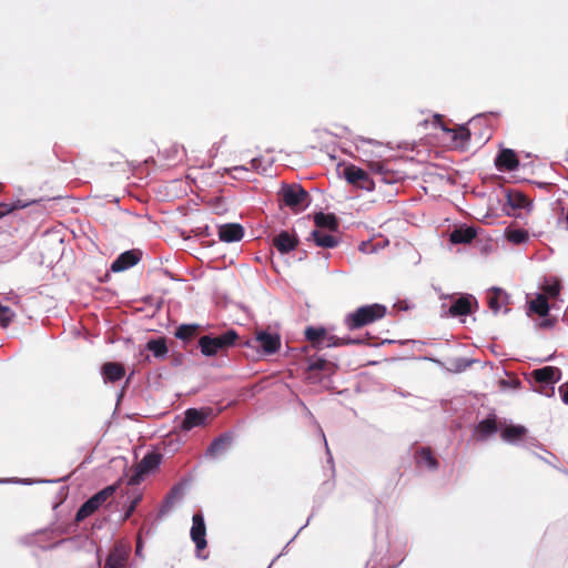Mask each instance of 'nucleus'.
<instances>
[{
	"label": "nucleus",
	"instance_id": "nucleus-30",
	"mask_svg": "<svg viewBox=\"0 0 568 568\" xmlns=\"http://www.w3.org/2000/svg\"><path fill=\"white\" fill-rule=\"evenodd\" d=\"M100 506L93 501L92 498H89L77 511L75 520L82 521L87 517L91 516L95 510H98Z\"/></svg>",
	"mask_w": 568,
	"mask_h": 568
},
{
	"label": "nucleus",
	"instance_id": "nucleus-15",
	"mask_svg": "<svg viewBox=\"0 0 568 568\" xmlns=\"http://www.w3.org/2000/svg\"><path fill=\"white\" fill-rule=\"evenodd\" d=\"M416 466L419 468H427L429 470H436L439 466L437 458L434 456L433 450L429 447H420L415 452L414 455Z\"/></svg>",
	"mask_w": 568,
	"mask_h": 568
},
{
	"label": "nucleus",
	"instance_id": "nucleus-5",
	"mask_svg": "<svg viewBox=\"0 0 568 568\" xmlns=\"http://www.w3.org/2000/svg\"><path fill=\"white\" fill-rule=\"evenodd\" d=\"M282 202L292 210L302 211L308 205V193L300 184H286L281 189Z\"/></svg>",
	"mask_w": 568,
	"mask_h": 568
},
{
	"label": "nucleus",
	"instance_id": "nucleus-13",
	"mask_svg": "<svg viewBox=\"0 0 568 568\" xmlns=\"http://www.w3.org/2000/svg\"><path fill=\"white\" fill-rule=\"evenodd\" d=\"M219 237L221 241L231 243L241 241L244 236V229L237 223H227L219 226Z\"/></svg>",
	"mask_w": 568,
	"mask_h": 568
},
{
	"label": "nucleus",
	"instance_id": "nucleus-10",
	"mask_svg": "<svg viewBox=\"0 0 568 568\" xmlns=\"http://www.w3.org/2000/svg\"><path fill=\"white\" fill-rule=\"evenodd\" d=\"M272 242L280 253L286 254L297 247L300 240L295 234H291L287 231H281L273 237Z\"/></svg>",
	"mask_w": 568,
	"mask_h": 568
},
{
	"label": "nucleus",
	"instance_id": "nucleus-23",
	"mask_svg": "<svg viewBox=\"0 0 568 568\" xmlns=\"http://www.w3.org/2000/svg\"><path fill=\"white\" fill-rule=\"evenodd\" d=\"M526 428L520 425H509L501 430V438L506 442L514 443L520 440L526 435Z\"/></svg>",
	"mask_w": 568,
	"mask_h": 568
},
{
	"label": "nucleus",
	"instance_id": "nucleus-44",
	"mask_svg": "<svg viewBox=\"0 0 568 568\" xmlns=\"http://www.w3.org/2000/svg\"><path fill=\"white\" fill-rule=\"evenodd\" d=\"M566 220H567V222H568V213H567Z\"/></svg>",
	"mask_w": 568,
	"mask_h": 568
},
{
	"label": "nucleus",
	"instance_id": "nucleus-22",
	"mask_svg": "<svg viewBox=\"0 0 568 568\" xmlns=\"http://www.w3.org/2000/svg\"><path fill=\"white\" fill-rule=\"evenodd\" d=\"M507 300L506 293L501 288H493L487 295L488 306L494 313H498L503 303Z\"/></svg>",
	"mask_w": 568,
	"mask_h": 568
},
{
	"label": "nucleus",
	"instance_id": "nucleus-17",
	"mask_svg": "<svg viewBox=\"0 0 568 568\" xmlns=\"http://www.w3.org/2000/svg\"><path fill=\"white\" fill-rule=\"evenodd\" d=\"M233 443V434L232 433H223L219 437H216L207 448V455L217 456L227 450Z\"/></svg>",
	"mask_w": 568,
	"mask_h": 568
},
{
	"label": "nucleus",
	"instance_id": "nucleus-39",
	"mask_svg": "<svg viewBox=\"0 0 568 568\" xmlns=\"http://www.w3.org/2000/svg\"><path fill=\"white\" fill-rule=\"evenodd\" d=\"M140 501H141V496L135 497L131 501L130 506L128 507V509H126V511L124 514V518H123L124 520L129 519L132 516V514L134 513V510H135V508H136V506L139 505Z\"/></svg>",
	"mask_w": 568,
	"mask_h": 568
},
{
	"label": "nucleus",
	"instance_id": "nucleus-11",
	"mask_svg": "<svg viewBox=\"0 0 568 568\" xmlns=\"http://www.w3.org/2000/svg\"><path fill=\"white\" fill-rule=\"evenodd\" d=\"M140 258L141 253L139 251H125L122 254H120L118 258L112 263L111 270L113 272H122L138 264Z\"/></svg>",
	"mask_w": 568,
	"mask_h": 568
},
{
	"label": "nucleus",
	"instance_id": "nucleus-7",
	"mask_svg": "<svg viewBox=\"0 0 568 568\" xmlns=\"http://www.w3.org/2000/svg\"><path fill=\"white\" fill-rule=\"evenodd\" d=\"M368 169L381 176V181L387 184L396 183L404 179V172L394 169L390 160H373L367 162Z\"/></svg>",
	"mask_w": 568,
	"mask_h": 568
},
{
	"label": "nucleus",
	"instance_id": "nucleus-29",
	"mask_svg": "<svg viewBox=\"0 0 568 568\" xmlns=\"http://www.w3.org/2000/svg\"><path fill=\"white\" fill-rule=\"evenodd\" d=\"M146 349L152 352L155 357H164L168 353V346L164 338L150 339L146 343Z\"/></svg>",
	"mask_w": 568,
	"mask_h": 568
},
{
	"label": "nucleus",
	"instance_id": "nucleus-35",
	"mask_svg": "<svg viewBox=\"0 0 568 568\" xmlns=\"http://www.w3.org/2000/svg\"><path fill=\"white\" fill-rule=\"evenodd\" d=\"M16 313L4 305H0V327L7 328L14 320Z\"/></svg>",
	"mask_w": 568,
	"mask_h": 568
},
{
	"label": "nucleus",
	"instance_id": "nucleus-24",
	"mask_svg": "<svg viewBox=\"0 0 568 568\" xmlns=\"http://www.w3.org/2000/svg\"><path fill=\"white\" fill-rule=\"evenodd\" d=\"M311 237L317 246L332 248L337 245V239L331 234L324 233L320 230H314Z\"/></svg>",
	"mask_w": 568,
	"mask_h": 568
},
{
	"label": "nucleus",
	"instance_id": "nucleus-26",
	"mask_svg": "<svg viewBox=\"0 0 568 568\" xmlns=\"http://www.w3.org/2000/svg\"><path fill=\"white\" fill-rule=\"evenodd\" d=\"M470 313V301L467 297H459L449 307L452 316H464Z\"/></svg>",
	"mask_w": 568,
	"mask_h": 568
},
{
	"label": "nucleus",
	"instance_id": "nucleus-18",
	"mask_svg": "<svg viewBox=\"0 0 568 568\" xmlns=\"http://www.w3.org/2000/svg\"><path fill=\"white\" fill-rule=\"evenodd\" d=\"M128 560V551L123 547H114L106 560L104 568H125Z\"/></svg>",
	"mask_w": 568,
	"mask_h": 568
},
{
	"label": "nucleus",
	"instance_id": "nucleus-38",
	"mask_svg": "<svg viewBox=\"0 0 568 568\" xmlns=\"http://www.w3.org/2000/svg\"><path fill=\"white\" fill-rule=\"evenodd\" d=\"M326 364H327L326 359L317 358L310 363L308 369L310 371H322L326 367Z\"/></svg>",
	"mask_w": 568,
	"mask_h": 568
},
{
	"label": "nucleus",
	"instance_id": "nucleus-20",
	"mask_svg": "<svg viewBox=\"0 0 568 568\" xmlns=\"http://www.w3.org/2000/svg\"><path fill=\"white\" fill-rule=\"evenodd\" d=\"M162 460V455L155 452L148 453L138 464L140 473H150L159 467Z\"/></svg>",
	"mask_w": 568,
	"mask_h": 568
},
{
	"label": "nucleus",
	"instance_id": "nucleus-43",
	"mask_svg": "<svg viewBox=\"0 0 568 568\" xmlns=\"http://www.w3.org/2000/svg\"><path fill=\"white\" fill-rule=\"evenodd\" d=\"M551 324H552V322H551L550 320H545V321L540 324V326H542V327H549V326H551Z\"/></svg>",
	"mask_w": 568,
	"mask_h": 568
},
{
	"label": "nucleus",
	"instance_id": "nucleus-32",
	"mask_svg": "<svg viewBox=\"0 0 568 568\" xmlns=\"http://www.w3.org/2000/svg\"><path fill=\"white\" fill-rule=\"evenodd\" d=\"M541 290L546 295L555 298L559 295L561 290L560 281L556 277L552 280H546L541 286Z\"/></svg>",
	"mask_w": 568,
	"mask_h": 568
},
{
	"label": "nucleus",
	"instance_id": "nucleus-6",
	"mask_svg": "<svg viewBox=\"0 0 568 568\" xmlns=\"http://www.w3.org/2000/svg\"><path fill=\"white\" fill-rule=\"evenodd\" d=\"M214 417L211 407L203 408H187L184 412V418L180 425L182 432H190L195 427H205Z\"/></svg>",
	"mask_w": 568,
	"mask_h": 568
},
{
	"label": "nucleus",
	"instance_id": "nucleus-4",
	"mask_svg": "<svg viewBox=\"0 0 568 568\" xmlns=\"http://www.w3.org/2000/svg\"><path fill=\"white\" fill-rule=\"evenodd\" d=\"M237 338L239 335L234 329H229L215 337L203 335L199 339V347L203 355L214 356L217 353L233 346Z\"/></svg>",
	"mask_w": 568,
	"mask_h": 568
},
{
	"label": "nucleus",
	"instance_id": "nucleus-36",
	"mask_svg": "<svg viewBox=\"0 0 568 568\" xmlns=\"http://www.w3.org/2000/svg\"><path fill=\"white\" fill-rule=\"evenodd\" d=\"M20 207H24L20 202L18 204L0 203V219Z\"/></svg>",
	"mask_w": 568,
	"mask_h": 568
},
{
	"label": "nucleus",
	"instance_id": "nucleus-19",
	"mask_svg": "<svg viewBox=\"0 0 568 568\" xmlns=\"http://www.w3.org/2000/svg\"><path fill=\"white\" fill-rule=\"evenodd\" d=\"M476 237V231L473 227H459L449 235V241L454 244L470 243Z\"/></svg>",
	"mask_w": 568,
	"mask_h": 568
},
{
	"label": "nucleus",
	"instance_id": "nucleus-8",
	"mask_svg": "<svg viewBox=\"0 0 568 568\" xmlns=\"http://www.w3.org/2000/svg\"><path fill=\"white\" fill-rule=\"evenodd\" d=\"M344 176L349 184H353L362 190L373 191L375 187V183L369 178L368 173L353 164L344 169Z\"/></svg>",
	"mask_w": 568,
	"mask_h": 568
},
{
	"label": "nucleus",
	"instance_id": "nucleus-31",
	"mask_svg": "<svg viewBox=\"0 0 568 568\" xmlns=\"http://www.w3.org/2000/svg\"><path fill=\"white\" fill-rule=\"evenodd\" d=\"M199 331V326L195 324H183L178 327L175 337L182 341H190L193 338Z\"/></svg>",
	"mask_w": 568,
	"mask_h": 568
},
{
	"label": "nucleus",
	"instance_id": "nucleus-25",
	"mask_svg": "<svg viewBox=\"0 0 568 568\" xmlns=\"http://www.w3.org/2000/svg\"><path fill=\"white\" fill-rule=\"evenodd\" d=\"M529 310L541 317H545L549 313V304L545 294H538L535 300L529 303Z\"/></svg>",
	"mask_w": 568,
	"mask_h": 568
},
{
	"label": "nucleus",
	"instance_id": "nucleus-3",
	"mask_svg": "<svg viewBox=\"0 0 568 568\" xmlns=\"http://www.w3.org/2000/svg\"><path fill=\"white\" fill-rule=\"evenodd\" d=\"M281 336L266 329H255L254 336L246 339L242 345L256 348L265 356L277 353L281 348Z\"/></svg>",
	"mask_w": 568,
	"mask_h": 568
},
{
	"label": "nucleus",
	"instance_id": "nucleus-37",
	"mask_svg": "<svg viewBox=\"0 0 568 568\" xmlns=\"http://www.w3.org/2000/svg\"><path fill=\"white\" fill-rule=\"evenodd\" d=\"M455 139H459L462 141H467L469 140L470 138V132H469V129H467L466 126H459L456 131H455V135H454Z\"/></svg>",
	"mask_w": 568,
	"mask_h": 568
},
{
	"label": "nucleus",
	"instance_id": "nucleus-42",
	"mask_svg": "<svg viewBox=\"0 0 568 568\" xmlns=\"http://www.w3.org/2000/svg\"><path fill=\"white\" fill-rule=\"evenodd\" d=\"M141 550H142V541H141V538L139 537L138 541H136L135 551H136V554H139Z\"/></svg>",
	"mask_w": 568,
	"mask_h": 568
},
{
	"label": "nucleus",
	"instance_id": "nucleus-2",
	"mask_svg": "<svg viewBox=\"0 0 568 568\" xmlns=\"http://www.w3.org/2000/svg\"><path fill=\"white\" fill-rule=\"evenodd\" d=\"M305 337L312 344L313 348L322 349L324 347L361 344V339L341 338L335 335H329L324 327L308 326L305 329Z\"/></svg>",
	"mask_w": 568,
	"mask_h": 568
},
{
	"label": "nucleus",
	"instance_id": "nucleus-14",
	"mask_svg": "<svg viewBox=\"0 0 568 568\" xmlns=\"http://www.w3.org/2000/svg\"><path fill=\"white\" fill-rule=\"evenodd\" d=\"M495 165L499 171H514L519 166V160L511 149H504L497 155Z\"/></svg>",
	"mask_w": 568,
	"mask_h": 568
},
{
	"label": "nucleus",
	"instance_id": "nucleus-1",
	"mask_svg": "<svg viewBox=\"0 0 568 568\" xmlns=\"http://www.w3.org/2000/svg\"><path fill=\"white\" fill-rule=\"evenodd\" d=\"M385 315L386 307L384 305H364L346 315L345 325L349 331H355L383 318Z\"/></svg>",
	"mask_w": 568,
	"mask_h": 568
},
{
	"label": "nucleus",
	"instance_id": "nucleus-12",
	"mask_svg": "<svg viewBox=\"0 0 568 568\" xmlns=\"http://www.w3.org/2000/svg\"><path fill=\"white\" fill-rule=\"evenodd\" d=\"M535 382L539 384H555L561 377V371L555 366H545L531 372Z\"/></svg>",
	"mask_w": 568,
	"mask_h": 568
},
{
	"label": "nucleus",
	"instance_id": "nucleus-16",
	"mask_svg": "<svg viewBox=\"0 0 568 568\" xmlns=\"http://www.w3.org/2000/svg\"><path fill=\"white\" fill-rule=\"evenodd\" d=\"M101 373L105 382L114 383L124 377L125 368L121 363L106 362L102 365Z\"/></svg>",
	"mask_w": 568,
	"mask_h": 568
},
{
	"label": "nucleus",
	"instance_id": "nucleus-33",
	"mask_svg": "<svg viewBox=\"0 0 568 568\" xmlns=\"http://www.w3.org/2000/svg\"><path fill=\"white\" fill-rule=\"evenodd\" d=\"M508 203L515 209H524L529 205V200L525 194L515 192L508 194Z\"/></svg>",
	"mask_w": 568,
	"mask_h": 568
},
{
	"label": "nucleus",
	"instance_id": "nucleus-40",
	"mask_svg": "<svg viewBox=\"0 0 568 568\" xmlns=\"http://www.w3.org/2000/svg\"><path fill=\"white\" fill-rule=\"evenodd\" d=\"M145 473H140V468L136 466L134 474L129 478V485H138L142 480Z\"/></svg>",
	"mask_w": 568,
	"mask_h": 568
},
{
	"label": "nucleus",
	"instance_id": "nucleus-41",
	"mask_svg": "<svg viewBox=\"0 0 568 568\" xmlns=\"http://www.w3.org/2000/svg\"><path fill=\"white\" fill-rule=\"evenodd\" d=\"M559 394L562 399V402L568 405V382L564 383L561 386H559Z\"/></svg>",
	"mask_w": 568,
	"mask_h": 568
},
{
	"label": "nucleus",
	"instance_id": "nucleus-9",
	"mask_svg": "<svg viewBox=\"0 0 568 568\" xmlns=\"http://www.w3.org/2000/svg\"><path fill=\"white\" fill-rule=\"evenodd\" d=\"M191 539L195 544L196 551L201 552L206 548L207 542L205 539L206 536V527L204 523L203 515L201 513H196L192 517V527H191Z\"/></svg>",
	"mask_w": 568,
	"mask_h": 568
},
{
	"label": "nucleus",
	"instance_id": "nucleus-21",
	"mask_svg": "<svg viewBox=\"0 0 568 568\" xmlns=\"http://www.w3.org/2000/svg\"><path fill=\"white\" fill-rule=\"evenodd\" d=\"M314 223L317 227L327 229L329 231H337L338 229V221L334 214L316 213Z\"/></svg>",
	"mask_w": 568,
	"mask_h": 568
},
{
	"label": "nucleus",
	"instance_id": "nucleus-28",
	"mask_svg": "<svg viewBox=\"0 0 568 568\" xmlns=\"http://www.w3.org/2000/svg\"><path fill=\"white\" fill-rule=\"evenodd\" d=\"M505 237L513 244H521L528 240L529 234L523 229L507 227L505 230Z\"/></svg>",
	"mask_w": 568,
	"mask_h": 568
},
{
	"label": "nucleus",
	"instance_id": "nucleus-34",
	"mask_svg": "<svg viewBox=\"0 0 568 568\" xmlns=\"http://www.w3.org/2000/svg\"><path fill=\"white\" fill-rule=\"evenodd\" d=\"M115 490L116 486L111 485L103 488L102 490L93 495L91 498L101 507L109 498H111L114 495Z\"/></svg>",
	"mask_w": 568,
	"mask_h": 568
},
{
	"label": "nucleus",
	"instance_id": "nucleus-27",
	"mask_svg": "<svg viewBox=\"0 0 568 568\" xmlns=\"http://www.w3.org/2000/svg\"><path fill=\"white\" fill-rule=\"evenodd\" d=\"M498 429L496 416L493 415L490 417H487L486 419L479 422L477 425L476 430L484 437H488L493 434H495Z\"/></svg>",
	"mask_w": 568,
	"mask_h": 568
}]
</instances>
